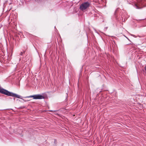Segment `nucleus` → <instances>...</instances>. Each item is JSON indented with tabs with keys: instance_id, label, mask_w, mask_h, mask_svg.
Instances as JSON below:
<instances>
[{
	"instance_id": "obj_1",
	"label": "nucleus",
	"mask_w": 146,
	"mask_h": 146,
	"mask_svg": "<svg viewBox=\"0 0 146 146\" xmlns=\"http://www.w3.org/2000/svg\"><path fill=\"white\" fill-rule=\"evenodd\" d=\"M32 98L34 99H42L44 98V96L40 94H37L25 97V98Z\"/></svg>"
},
{
	"instance_id": "obj_2",
	"label": "nucleus",
	"mask_w": 146,
	"mask_h": 146,
	"mask_svg": "<svg viewBox=\"0 0 146 146\" xmlns=\"http://www.w3.org/2000/svg\"><path fill=\"white\" fill-rule=\"evenodd\" d=\"M90 3L88 2H86L82 3L80 6V9L82 11L86 9L90 6Z\"/></svg>"
},
{
	"instance_id": "obj_3",
	"label": "nucleus",
	"mask_w": 146,
	"mask_h": 146,
	"mask_svg": "<svg viewBox=\"0 0 146 146\" xmlns=\"http://www.w3.org/2000/svg\"><path fill=\"white\" fill-rule=\"evenodd\" d=\"M0 93L8 96L11 95L10 92L1 87H0Z\"/></svg>"
},
{
	"instance_id": "obj_4",
	"label": "nucleus",
	"mask_w": 146,
	"mask_h": 146,
	"mask_svg": "<svg viewBox=\"0 0 146 146\" xmlns=\"http://www.w3.org/2000/svg\"><path fill=\"white\" fill-rule=\"evenodd\" d=\"M10 94L11 95H9V96H11L13 97H15L16 98H18L23 99V97L20 95H19L17 94L13 93L11 92L10 93Z\"/></svg>"
},
{
	"instance_id": "obj_5",
	"label": "nucleus",
	"mask_w": 146,
	"mask_h": 146,
	"mask_svg": "<svg viewBox=\"0 0 146 146\" xmlns=\"http://www.w3.org/2000/svg\"><path fill=\"white\" fill-rule=\"evenodd\" d=\"M134 7L137 9H140L141 8V7L140 6L139 4H135V5Z\"/></svg>"
},
{
	"instance_id": "obj_6",
	"label": "nucleus",
	"mask_w": 146,
	"mask_h": 146,
	"mask_svg": "<svg viewBox=\"0 0 146 146\" xmlns=\"http://www.w3.org/2000/svg\"><path fill=\"white\" fill-rule=\"evenodd\" d=\"M25 51L24 50H23V52L21 51V53H20L19 54V55H21L23 56V54H25Z\"/></svg>"
},
{
	"instance_id": "obj_7",
	"label": "nucleus",
	"mask_w": 146,
	"mask_h": 146,
	"mask_svg": "<svg viewBox=\"0 0 146 146\" xmlns=\"http://www.w3.org/2000/svg\"><path fill=\"white\" fill-rule=\"evenodd\" d=\"M131 36H133V37H136V36L135 35H133V34H130Z\"/></svg>"
},
{
	"instance_id": "obj_8",
	"label": "nucleus",
	"mask_w": 146,
	"mask_h": 146,
	"mask_svg": "<svg viewBox=\"0 0 146 146\" xmlns=\"http://www.w3.org/2000/svg\"><path fill=\"white\" fill-rule=\"evenodd\" d=\"M118 9V8L115 11V13H116L117 12V10Z\"/></svg>"
},
{
	"instance_id": "obj_9",
	"label": "nucleus",
	"mask_w": 146,
	"mask_h": 146,
	"mask_svg": "<svg viewBox=\"0 0 146 146\" xmlns=\"http://www.w3.org/2000/svg\"><path fill=\"white\" fill-rule=\"evenodd\" d=\"M145 70L146 71V66L145 67Z\"/></svg>"
},
{
	"instance_id": "obj_10",
	"label": "nucleus",
	"mask_w": 146,
	"mask_h": 146,
	"mask_svg": "<svg viewBox=\"0 0 146 146\" xmlns=\"http://www.w3.org/2000/svg\"><path fill=\"white\" fill-rule=\"evenodd\" d=\"M23 101H24L25 102H26V101H26V100H24V99H23Z\"/></svg>"
},
{
	"instance_id": "obj_11",
	"label": "nucleus",
	"mask_w": 146,
	"mask_h": 146,
	"mask_svg": "<svg viewBox=\"0 0 146 146\" xmlns=\"http://www.w3.org/2000/svg\"><path fill=\"white\" fill-rule=\"evenodd\" d=\"M121 18H122V19L123 18V16H122H122H121Z\"/></svg>"
},
{
	"instance_id": "obj_12",
	"label": "nucleus",
	"mask_w": 146,
	"mask_h": 146,
	"mask_svg": "<svg viewBox=\"0 0 146 146\" xmlns=\"http://www.w3.org/2000/svg\"><path fill=\"white\" fill-rule=\"evenodd\" d=\"M21 60V59L20 58L19 59V61H20V60Z\"/></svg>"
},
{
	"instance_id": "obj_13",
	"label": "nucleus",
	"mask_w": 146,
	"mask_h": 146,
	"mask_svg": "<svg viewBox=\"0 0 146 146\" xmlns=\"http://www.w3.org/2000/svg\"><path fill=\"white\" fill-rule=\"evenodd\" d=\"M95 31H96V32L97 33V32H96V30H95Z\"/></svg>"
},
{
	"instance_id": "obj_14",
	"label": "nucleus",
	"mask_w": 146,
	"mask_h": 146,
	"mask_svg": "<svg viewBox=\"0 0 146 146\" xmlns=\"http://www.w3.org/2000/svg\"><path fill=\"white\" fill-rule=\"evenodd\" d=\"M122 20L123 21V19H122Z\"/></svg>"
},
{
	"instance_id": "obj_15",
	"label": "nucleus",
	"mask_w": 146,
	"mask_h": 146,
	"mask_svg": "<svg viewBox=\"0 0 146 146\" xmlns=\"http://www.w3.org/2000/svg\"><path fill=\"white\" fill-rule=\"evenodd\" d=\"M50 111H52V110H50Z\"/></svg>"
},
{
	"instance_id": "obj_16",
	"label": "nucleus",
	"mask_w": 146,
	"mask_h": 146,
	"mask_svg": "<svg viewBox=\"0 0 146 146\" xmlns=\"http://www.w3.org/2000/svg\"><path fill=\"white\" fill-rule=\"evenodd\" d=\"M124 21H125V19H124Z\"/></svg>"
},
{
	"instance_id": "obj_17",
	"label": "nucleus",
	"mask_w": 146,
	"mask_h": 146,
	"mask_svg": "<svg viewBox=\"0 0 146 146\" xmlns=\"http://www.w3.org/2000/svg\"><path fill=\"white\" fill-rule=\"evenodd\" d=\"M56 27L55 26L54 27V28H55Z\"/></svg>"
}]
</instances>
